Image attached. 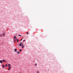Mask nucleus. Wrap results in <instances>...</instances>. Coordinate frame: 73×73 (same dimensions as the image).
<instances>
[{
  "mask_svg": "<svg viewBox=\"0 0 73 73\" xmlns=\"http://www.w3.org/2000/svg\"><path fill=\"white\" fill-rule=\"evenodd\" d=\"M23 44H22V48H24V47H23Z\"/></svg>",
  "mask_w": 73,
  "mask_h": 73,
  "instance_id": "nucleus-12",
  "label": "nucleus"
},
{
  "mask_svg": "<svg viewBox=\"0 0 73 73\" xmlns=\"http://www.w3.org/2000/svg\"><path fill=\"white\" fill-rule=\"evenodd\" d=\"M3 62H6V61L5 60L3 59Z\"/></svg>",
  "mask_w": 73,
  "mask_h": 73,
  "instance_id": "nucleus-9",
  "label": "nucleus"
},
{
  "mask_svg": "<svg viewBox=\"0 0 73 73\" xmlns=\"http://www.w3.org/2000/svg\"><path fill=\"white\" fill-rule=\"evenodd\" d=\"M19 36H21V35H19Z\"/></svg>",
  "mask_w": 73,
  "mask_h": 73,
  "instance_id": "nucleus-21",
  "label": "nucleus"
},
{
  "mask_svg": "<svg viewBox=\"0 0 73 73\" xmlns=\"http://www.w3.org/2000/svg\"><path fill=\"white\" fill-rule=\"evenodd\" d=\"M37 73H39V72L38 71H37Z\"/></svg>",
  "mask_w": 73,
  "mask_h": 73,
  "instance_id": "nucleus-16",
  "label": "nucleus"
},
{
  "mask_svg": "<svg viewBox=\"0 0 73 73\" xmlns=\"http://www.w3.org/2000/svg\"><path fill=\"white\" fill-rule=\"evenodd\" d=\"M14 51H15V52H17V49H16V48H15V49H14Z\"/></svg>",
  "mask_w": 73,
  "mask_h": 73,
  "instance_id": "nucleus-4",
  "label": "nucleus"
},
{
  "mask_svg": "<svg viewBox=\"0 0 73 73\" xmlns=\"http://www.w3.org/2000/svg\"><path fill=\"white\" fill-rule=\"evenodd\" d=\"M0 62L1 63H3V61H2L1 60H0Z\"/></svg>",
  "mask_w": 73,
  "mask_h": 73,
  "instance_id": "nucleus-8",
  "label": "nucleus"
},
{
  "mask_svg": "<svg viewBox=\"0 0 73 73\" xmlns=\"http://www.w3.org/2000/svg\"><path fill=\"white\" fill-rule=\"evenodd\" d=\"M8 66L9 67H11V64H8Z\"/></svg>",
  "mask_w": 73,
  "mask_h": 73,
  "instance_id": "nucleus-3",
  "label": "nucleus"
},
{
  "mask_svg": "<svg viewBox=\"0 0 73 73\" xmlns=\"http://www.w3.org/2000/svg\"><path fill=\"white\" fill-rule=\"evenodd\" d=\"M23 38H22L21 39V40H20H20H22V39H23Z\"/></svg>",
  "mask_w": 73,
  "mask_h": 73,
  "instance_id": "nucleus-20",
  "label": "nucleus"
},
{
  "mask_svg": "<svg viewBox=\"0 0 73 73\" xmlns=\"http://www.w3.org/2000/svg\"><path fill=\"white\" fill-rule=\"evenodd\" d=\"M35 65L36 66L37 65V64H35Z\"/></svg>",
  "mask_w": 73,
  "mask_h": 73,
  "instance_id": "nucleus-18",
  "label": "nucleus"
},
{
  "mask_svg": "<svg viewBox=\"0 0 73 73\" xmlns=\"http://www.w3.org/2000/svg\"><path fill=\"white\" fill-rule=\"evenodd\" d=\"M5 35V33H3V36H4Z\"/></svg>",
  "mask_w": 73,
  "mask_h": 73,
  "instance_id": "nucleus-5",
  "label": "nucleus"
},
{
  "mask_svg": "<svg viewBox=\"0 0 73 73\" xmlns=\"http://www.w3.org/2000/svg\"><path fill=\"white\" fill-rule=\"evenodd\" d=\"M19 39H17V42H19Z\"/></svg>",
  "mask_w": 73,
  "mask_h": 73,
  "instance_id": "nucleus-17",
  "label": "nucleus"
},
{
  "mask_svg": "<svg viewBox=\"0 0 73 73\" xmlns=\"http://www.w3.org/2000/svg\"><path fill=\"white\" fill-rule=\"evenodd\" d=\"M14 40L15 39H17V37H16V36H14Z\"/></svg>",
  "mask_w": 73,
  "mask_h": 73,
  "instance_id": "nucleus-1",
  "label": "nucleus"
},
{
  "mask_svg": "<svg viewBox=\"0 0 73 73\" xmlns=\"http://www.w3.org/2000/svg\"><path fill=\"white\" fill-rule=\"evenodd\" d=\"M26 33H27V35H28L29 33H28V32H27Z\"/></svg>",
  "mask_w": 73,
  "mask_h": 73,
  "instance_id": "nucleus-19",
  "label": "nucleus"
},
{
  "mask_svg": "<svg viewBox=\"0 0 73 73\" xmlns=\"http://www.w3.org/2000/svg\"><path fill=\"white\" fill-rule=\"evenodd\" d=\"M11 67H9V68L8 69V70H10V69H11Z\"/></svg>",
  "mask_w": 73,
  "mask_h": 73,
  "instance_id": "nucleus-7",
  "label": "nucleus"
},
{
  "mask_svg": "<svg viewBox=\"0 0 73 73\" xmlns=\"http://www.w3.org/2000/svg\"><path fill=\"white\" fill-rule=\"evenodd\" d=\"M3 36V35L1 34L0 35V36L1 37Z\"/></svg>",
  "mask_w": 73,
  "mask_h": 73,
  "instance_id": "nucleus-11",
  "label": "nucleus"
},
{
  "mask_svg": "<svg viewBox=\"0 0 73 73\" xmlns=\"http://www.w3.org/2000/svg\"><path fill=\"white\" fill-rule=\"evenodd\" d=\"M22 42H21L20 43V44H19V46H22Z\"/></svg>",
  "mask_w": 73,
  "mask_h": 73,
  "instance_id": "nucleus-2",
  "label": "nucleus"
},
{
  "mask_svg": "<svg viewBox=\"0 0 73 73\" xmlns=\"http://www.w3.org/2000/svg\"><path fill=\"white\" fill-rule=\"evenodd\" d=\"M8 65H7V64H6L5 65V66H6V67H7V66Z\"/></svg>",
  "mask_w": 73,
  "mask_h": 73,
  "instance_id": "nucleus-14",
  "label": "nucleus"
},
{
  "mask_svg": "<svg viewBox=\"0 0 73 73\" xmlns=\"http://www.w3.org/2000/svg\"><path fill=\"white\" fill-rule=\"evenodd\" d=\"M16 40H14V42H16Z\"/></svg>",
  "mask_w": 73,
  "mask_h": 73,
  "instance_id": "nucleus-15",
  "label": "nucleus"
},
{
  "mask_svg": "<svg viewBox=\"0 0 73 73\" xmlns=\"http://www.w3.org/2000/svg\"><path fill=\"white\" fill-rule=\"evenodd\" d=\"M2 66L4 68L5 67V66L4 65H3Z\"/></svg>",
  "mask_w": 73,
  "mask_h": 73,
  "instance_id": "nucleus-10",
  "label": "nucleus"
},
{
  "mask_svg": "<svg viewBox=\"0 0 73 73\" xmlns=\"http://www.w3.org/2000/svg\"><path fill=\"white\" fill-rule=\"evenodd\" d=\"M25 41V40H24L23 42H24V41Z\"/></svg>",
  "mask_w": 73,
  "mask_h": 73,
  "instance_id": "nucleus-22",
  "label": "nucleus"
},
{
  "mask_svg": "<svg viewBox=\"0 0 73 73\" xmlns=\"http://www.w3.org/2000/svg\"><path fill=\"white\" fill-rule=\"evenodd\" d=\"M17 53L19 54L20 53L19 51H17Z\"/></svg>",
  "mask_w": 73,
  "mask_h": 73,
  "instance_id": "nucleus-6",
  "label": "nucleus"
},
{
  "mask_svg": "<svg viewBox=\"0 0 73 73\" xmlns=\"http://www.w3.org/2000/svg\"><path fill=\"white\" fill-rule=\"evenodd\" d=\"M19 51H20V52H21L22 51V50L21 49H20L19 50Z\"/></svg>",
  "mask_w": 73,
  "mask_h": 73,
  "instance_id": "nucleus-13",
  "label": "nucleus"
}]
</instances>
